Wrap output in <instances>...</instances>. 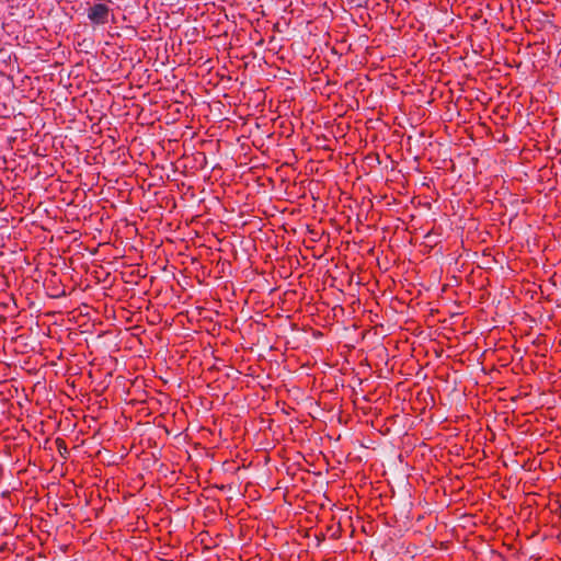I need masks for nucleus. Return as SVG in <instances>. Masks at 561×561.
I'll list each match as a JSON object with an SVG mask.
<instances>
[{
  "instance_id": "nucleus-5",
  "label": "nucleus",
  "mask_w": 561,
  "mask_h": 561,
  "mask_svg": "<svg viewBox=\"0 0 561 561\" xmlns=\"http://www.w3.org/2000/svg\"><path fill=\"white\" fill-rule=\"evenodd\" d=\"M331 529L332 528H328V530H331ZM333 529H334V531L332 533L331 536L334 537V538H339L341 536L342 528H333Z\"/></svg>"
},
{
  "instance_id": "nucleus-7",
  "label": "nucleus",
  "mask_w": 561,
  "mask_h": 561,
  "mask_svg": "<svg viewBox=\"0 0 561 561\" xmlns=\"http://www.w3.org/2000/svg\"><path fill=\"white\" fill-rule=\"evenodd\" d=\"M559 514H560V517H561V504H560V507H559Z\"/></svg>"
},
{
  "instance_id": "nucleus-6",
  "label": "nucleus",
  "mask_w": 561,
  "mask_h": 561,
  "mask_svg": "<svg viewBox=\"0 0 561 561\" xmlns=\"http://www.w3.org/2000/svg\"><path fill=\"white\" fill-rule=\"evenodd\" d=\"M362 530H363L365 534H367V535H371V534H373V533H368L366 527H363V528H362Z\"/></svg>"
},
{
  "instance_id": "nucleus-4",
  "label": "nucleus",
  "mask_w": 561,
  "mask_h": 561,
  "mask_svg": "<svg viewBox=\"0 0 561 561\" xmlns=\"http://www.w3.org/2000/svg\"><path fill=\"white\" fill-rule=\"evenodd\" d=\"M314 538H316V546H319L320 542L324 539V535L322 533L314 534Z\"/></svg>"
},
{
  "instance_id": "nucleus-3",
  "label": "nucleus",
  "mask_w": 561,
  "mask_h": 561,
  "mask_svg": "<svg viewBox=\"0 0 561 561\" xmlns=\"http://www.w3.org/2000/svg\"><path fill=\"white\" fill-rule=\"evenodd\" d=\"M312 528H297V531L302 537H309V530Z\"/></svg>"
},
{
  "instance_id": "nucleus-1",
  "label": "nucleus",
  "mask_w": 561,
  "mask_h": 561,
  "mask_svg": "<svg viewBox=\"0 0 561 561\" xmlns=\"http://www.w3.org/2000/svg\"><path fill=\"white\" fill-rule=\"evenodd\" d=\"M110 9L104 3H95L88 10V19L94 24H105L108 21Z\"/></svg>"
},
{
  "instance_id": "nucleus-2",
  "label": "nucleus",
  "mask_w": 561,
  "mask_h": 561,
  "mask_svg": "<svg viewBox=\"0 0 561 561\" xmlns=\"http://www.w3.org/2000/svg\"><path fill=\"white\" fill-rule=\"evenodd\" d=\"M198 538H199V541L201 543L204 545V547L206 549H210L215 546H217V542L216 540H214L210 535H209V531L208 530H202L199 534H198Z\"/></svg>"
}]
</instances>
